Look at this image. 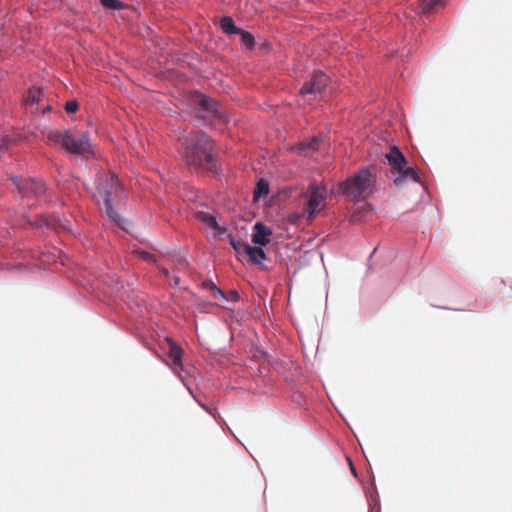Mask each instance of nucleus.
Segmentation results:
<instances>
[{
    "label": "nucleus",
    "mask_w": 512,
    "mask_h": 512,
    "mask_svg": "<svg viewBox=\"0 0 512 512\" xmlns=\"http://www.w3.org/2000/svg\"><path fill=\"white\" fill-rule=\"evenodd\" d=\"M195 218L199 222L205 224L207 227L217 231L220 234L225 232V228L218 225L216 218L211 213L205 211H198L195 213Z\"/></svg>",
    "instance_id": "f8f14e48"
},
{
    "label": "nucleus",
    "mask_w": 512,
    "mask_h": 512,
    "mask_svg": "<svg viewBox=\"0 0 512 512\" xmlns=\"http://www.w3.org/2000/svg\"><path fill=\"white\" fill-rule=\"evenodd\" d=\"M166 342L169 346L168 356L175 367H182L183 350L171 338L167 337Z\"/></svg>",
    "instance_id": "4468645a"
},
{
    "label": "nucleus",
    "mask_w": 512,
    "mask_h": 512,
    "mask_svg": "<svg viewBox=\"0 0 512 512\" xmlns=\"http://www.w3.org/2000/svg\"><path fill=\"white\" fill-rule=\"evenodd\" d=\"M229 238H230L231 246L234 248V250L237 253H240L241 251L245 252V246H250L249 244H247L241 240H236L232 235H230Z\"/></svg>",
    "instance_id": "5701e85b"
},
{
    "label": "nucleus",
    "mask_w": 512,
    "mask_h": 512,
    "mask_svg": "<svg viewBox=\"0 0 512 512\" xmlns=\"http://www.w3.org/2000/svg\"><path fill=\"white\" fill-rule=\"evenodd\" d=\"M123 193L122 185L113 173H100L96 179V194L98 201H103L108 217L116 222L122 229L128 231L127 221H123L112 207L115 200L121 198Z\"/></svg>",
    "instance_id": "f03ea898"
},
{
    "label": "nucleus",
    "mask_w": 512,
    "mask_h": 512,
    "mask_svg": "<svg viewBox=\"0 0 512 512\" xmlns=\"http://www.w3.org/2000/svg\"><path fill=\"white\" fill-rule=\"evenodd\" d=\"M78 103L77 101L75 100H72V101H68L66 104H65V110L67 113H74L78 110Z\"/></svg>",
    "instance_id": "a878e982"
},
{
    "label": "nucleus",
    "mask_w": 512,
    "mask_h": 512,
    "mask_svg": "<svg viewBox=\"0 0 512 512\" xmlns=\"http://www.w3.org/2000/svg\"><path fill=\"white\" fill-rule=\"evenodd\" d=\"M15 142L16 139L13 136L3 135L0 139V155L5 153Z\"/></svg>",
    "instance_id": "412c9836"
},
{
    "label": "nucleus",
    "mask_w": 512,
    "mask_h": 512,
    "mask_svg": "<svg viewBox=\"0 0 512 512\" xmlns=\"http://www.w3.org/2000/svg\"><path fill=\"white\" fill-rule=\"evenodd\" d=\"M299 150H305V149H310V150H317L319 148V140L314 137L311 141L309 142H301L298 147H297Z\"/></svg>",
    "instance_id": "4be33fe9"
},
{
    "label": "nucleus",
    "mask_w": 512,
    "mask_h": 512,
    "mask_svg": "<svg viewBox=\"0 0 512 512\" xmlns=\"http://www.w3.org/2000/svg\"><path fill=\"white\" fill-rule=\"evenodd\" d=\"M245 253L248 255L250 261L259 266L260 268H264L263 261L266 260L267 256L265 251L261 247L256 246H245Z\"/></svg>",
    "instance_id": "ddd939ff"
},
{
    "label": "nucleus",
    "mask_w": 512,
    "mask_h": 512,
    "mask_svg": "<svg viewBox=\"0 0 512 512\" xmlns=\"http://www.w3.org/2000/svg\"><path fill=\"white\" fill-rule=\"evenodd\" d=\"M101 4L104 7L113 9V10H120L123 8V3L118 0H101Z\"/></svg>",
    "instance_id": "393cba45"
},
{
    "label": "nucleus",
    "mask_w": 512,
    "mask_h": 512,
    "mask_svg": "<svg viewBox=\"0 0 512 512\" xmlns=\"http://www.w3.org/2000/svg\"><path fill=\"white\" fill-rule=\"evenodd\" d=\"M46 143L50 146H60L66 151L81 156L93 153L87 133L74 130H51L46 133Z\"/></svg>",
    "instance_id": "7ed1b4c3"
},
{
    "label": "nucleus",
    "mask_w": 512,
    "mask_h": 512,
    "mask_svg": "<svg viewBox=\"0 0 512 512\" xmlns=\"http://www.w3.org/2000/svg\"><path fill=\"white\" fill-rule=\"evenodd\" d=\"M134 253L143 261L154 263L156 261L155 255L144 250H134Z\"/></svg>",
    "instance_id": "b1692460"
},
{
    "label": "nucleus",
    "mask_w": 512,
    "mask_h": 512,
    "mask_svg": "<svg viewBox=\"0 0 512 512\" xmlns=\"http://www.w3.org/2000/svg\"><path fill=\"white\" fill-rule=\"evenodd\" d=\"M182 157L195 169L212 170L214 167L213 142L202 131H192L182 141Z\"/></svg>",
    "instance_id": "f257e3e1"
},
{
    "label": "nucleus",
    "mask_w": 512,
    "mask_h": 512,
    "mask_svg": "<svg viewBox=\"0 0 512 512\" xmlns=\"http://www.w3.org/2000/svg\"><path fill=\"white\" fill-rule=\"evenodd\" d=\"M309 198L304 208L306 218L312 221L316 214L325 207L326 189L324 187L311 185L309 188Z\"/></svg>",
    "instance_id": "39448f33"
},
{
    "label": "nucleus",
    "mask_w": 512,
    "mask_h": 512,
    "mask_svg": "<svg viewBox=\"0 0 512 512\" xmlns=\"http://www.w3.org/2000/svg\"><path fill=\"white\" fill-rule=\"evenodd\" d=\"M11 180L17 187L19 193L22 194L23 198H39L46 191L45 184L41 181L34 179H19L17 177H12Z\"/></svg>",
    "instance_id": "423d86ee"
},
{
    "label": "nucleus",
    "mask_w": 512,
    "mask_h": 512,
    "mask_svg": "<svg viewBox=\"0 0 512 512\" xmlns=\"http://www.w3.org/2000/svg\"><path fill=\"white\" fill-rule=\"evenodd\" d=\"M329 78L322 72L315 73L311 80L306 82L300 89V94H320L328 85Z\"/></svg>",
    "instance_id": "1a4fd4ad"
},
{
    "label": "nucleus",
    "mask_w": 512,
    "mask_h": 512,
    "mask_svg": "<svg viewBox=\"0 0 512 512\" xmlns=\"http://www.w3.org/2000/svg\"><path fill=\"white\" fill-rule=\"evenodd\" d=\"M220 27L223 32L228 35L238 34V32H240V28L235 25L233 19L229 16H224L221 18Z\"/></svg>",
    "instance_id": "f3484780"
},
{
    "label": "nucleus",
    "mask_w": 512,
    "mask_h": 512,
    "mask_svg": "<svg viewBox=\"0 0 512 512\" xmlns=\"http://www.w3.org/2000/svg\"><path fill=\"white\" fill-rule=\"evenodd\" d=\"M271 235H272L271 229L266 227L263 223L257 222L254 226V233L252 235V241L254 244L264 246L270 242Z\"/></svg>",
    "instance_id": "9d476101"
},
{
    "label": "nucleus",
    "mask_w": 512,
    "mask_h": 512,
    "mask_svg": "<svg viewBox=\"0 0 512 512\" xmlns=\"http://www.w3.org/2000/svg\"><path fill=\"white\" fill-rule=\"evenodd\" d=\"M193 102L197 105L203 114L200 115L203 119H221L225 118L224 112L220 109L219 105L211 98L202 94H196L193 97Z\"/></svg>",
    "instance_id": "0eeeda50"
},
{
    "label": "nucleus",
    "mask_w": 512,
    "mask_h": 512,
    "mask_svg": "<svg viewBox=\"0 0 512 512\" xmlns=\"http://www.w3.org/2000/svg\"><path fill=\"white\" fill-rule=\"evenodd\" d=\"M398 177L395 178L394 182L396 185L400 186L404 183L405 180H412L414 182H419V175L412 167H407L406 165L403 168L398 169Z\"/></svg>",
    "instance_id": "2eb2a0df"
},
{
    "label": "nucleus",
    "mask_w": 512,
    "mask_h": 512,
    "mask_svg": "<svg viewBox=\"0 0 512 512\" xmlns=\"http://www.w3.org/2000/svg\"><path fill=\"white\" fill-rule=\"evenodd\" d=\"M24 105L26 109L33 114L39 112L40 110L43 114L51 110L50 105L44 104L43 91L36 87H32L28 90V93L24 98Z\"/></svg>",
    "instance_id": "6e6552de"
},
{
    "label": "nucleus",
    "mask_w": 512,
    "mask_h": 512,
    "mask_svg": "<svg viewBox=\"0 0 512 512\" xmlns=\"http://www.w3.org/2000/svg\"><path fill=\"white\" fill-rule=\"evenodd\" d=\"M238 34L241 36L242 44L246 46L249 50H252L255 44L253 35L242 29H240V32H238Z\"/></svg>",
    "instance_id": "aec40b11"
},
{
    "label": "nucleus",
    "mask_w": 512,
    "mask_h": 512,
    "mask_svg": "<svg viewBox=\"0 0 512 512\" xmlns=\"http://www.w3.org/2000/svg\"><path fill=\"white\" fill-rule=\"evenodd\" d=\"M229 297H230V299H231V300H233V301H237V300L239 299V294H238V292H237V291L232 290V291H230V293H229Z\"/></svg>",
    "instance_id": "bb28decb"
},
{
    "label": "nucleus",
    "mask_w": 512,
    "mask_h": 512,
    "mask_svg": "<svg viewBox=\"0 0 512 512\" xmlns=\"http://www.w3.org/2000/svg\"><path fill=\"white\" fill-rule=\"evenodd\" d=\"M416 3L422 13L433 12L444 5L443 0H417Z\"/></svg>",
    "instance_id": "dca6fc26"
},
{
    "label": "nucleus",
    "mask_w": 512,
    "mask_h": 512,
    "mask_svg": "<svg viewBox=\"0 0 512 512\" xmlns=\"http://www.w3.org/2000/svg\"><path fill=\"white\" fill-rule=\"evenodd\" d=\"M376 175L370 168H363L340 184L341 193L353 202H360L373 193Z\"/></svg>",
    "instance_id": "20e7f679"
},
{
    "label": "nucleus",
    "mask_w": 512,
    "mask_h": 512,
    "mask_svg": "<svg viewBox=\"0 0 512 512\" xmlns=\"http://www.w3.org/2000/svg\"><path fill=\"white\" fill-rule=\"evenodd\" d=\"M386 158H387L389 164L391 165V167L396 171L398 169L403 168V166H405L407 164V160H406L405 156L396 146H393L390 148V151L386 155Z\"/></svg>",
    "instance_id": "9b49d317"
},
{
    "label": "nucleus",
    "mask_w": 512,
    "mask_h": 512,
    "mask_svg": "<svg viewBox=\"0 0 512 512\" xmlns=\"http://www.w3.org/2000/svg\"><path fill=\"white\" fill-rule=\"evenodd\" d=\"M269 193V185L268 182L264 179H260L256 183V187L254 189V199L257 200L261 196H265Z\"/></svg>",
    "instance_id": "6ab92c4d"
},
{
    "label": "nucleus",
    "mask_w": 512,
    "mask_h": 512,
    "mask_svg": "<svg viewBox=\"0 0 512 512\" xmlns=\"http://www.w3.org/2000/svg\"><path fill=\"white\" fill-rule=\"evenodd\" d=\"M203 288L208 290L214 299H226L223 291L219 289L211 280H205L202 283Z\"/></svg>",
    "instance_id": "a211bd4d"
}]
</instances>
